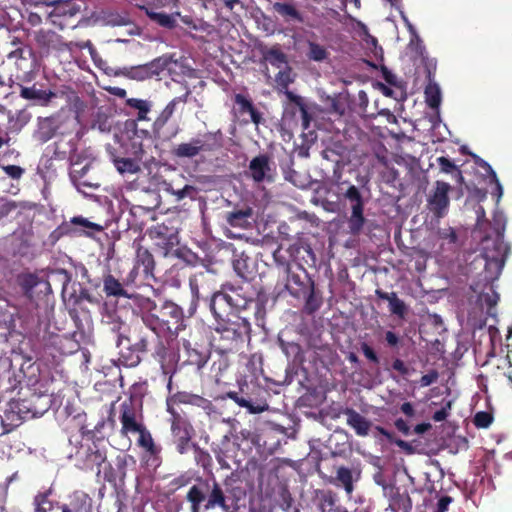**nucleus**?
<instances>
[{"mask_svg":"<svg viewBox=\"0 0 512 512\" xmlns=\"http://www.w3.org/2000/svg\"><path fill=\"white\" fill-rule=\"evenodd\" d=\"M89 51L94 63L104 70L107 75L124 76L132 80L143 81L151 78L152 76L159 75L163 70H167L170 74H177V70L180 69V72L184 73V67L177 59H174L169 55H163L150 63L143 65L112 68L99 57L94 48L90 47Z\"/></svg>","mask_w":512,"mask_h":512,"instance_id":"f257e3e1","label":"nucleus"},{"mask_svg":"<svg viewBox=\"0 0 512 512\" xmlns=\"http://www.w3.org/2000/svg\"><path fill=\"white\" fill-rule=\"evenodd\" d=\"M509 247L498 235L495 239L485 238L482 242V254L485 259V269L488 280H495L501 274Z\"/></svg>","mask_w":512,"mask_h":512,"instance_id":"f03ea898","label":"nucleus"},{"mask_svg":"<svg viewBox=\"0 0 512 512\" xmlns=\"http://www.w3.org/2000/svg\"><path fill=\"white\" fill-rule=\"evenodd\" d=\"M450 185L443 181H437L434 190L428 197V208L438 218H442L447 214L449 207L448 192Z\"/></svg>","mask_w":512,"mask_h":512,"instance_id":"7ed1b4c3","label":"nucleus"},{"mask_svg":"<svg viewBox=\"0 0 512 512\" xmlns=\"http://www.w3.org/2000/svg\"><path fill=\"white\" fill-rule=\"evenodd\" d=\"M249 172L255 182H271L273 180L274 169L266 155L253 158L249 164Z\"/></svg>","mask_w":512,"mask_h":512,"instance_id":"20e7f679","label":"nucleus"},{"mask_svg":"<svg viewBox=\"0 0 512 512\" xmlns=\"http://www.w3.org/2000/svg\"><path fill=\"white\" fill-rule=\"evenodd\" d=\"M120 421L122 424L121 433L124 436H128L130 433H139L144 428V426L137 420L136 413L132 408L131 402L122 403Z\"/></svg>","mask_w":512,"mask_h":512,"instance_id":"39448f33","label":"nucleus"},{"mask_svg":"<svg viewBox=\"0 0 512 512\" xmlns=\"http://www.w3.org/2000/svg\"><path fill=\"white\" fill-rule=\"evenodd\" d=\"M361 477V470L358 467H344L340 466L336 471V482L344 488L348 496H351L354 491L353 483L358 482Z\"/></svg>","mask_w":512,"mask_h":512,"instance_id":"423d86ee","label":"nucleus"},{"mask_svg":"<svg viewBox=\"0 0 512 512\" xmlns=\"http://www.w3.org/2000/svg\"><path fill=\"white\" fill-rule=\"evenodd\" d=\"M171 415V431L175 437L179 439L181 442L178 445V449L180 453L184 452V444L188 442L190 439L189 435V427L186 420L178 413V411H174V413H170Z\"/></svg>","mask_w":512,"mask_h":512,"instance_id":"0eeeda50","label":"nucleus"},{"mask_svg":"<svg viewBox=\"0 0 512 512\" xmlns=\"http://www.w3.org/2000/svg\"><path fill=\"white\" fill-rule=\"evenodd\" d=\"M347 417V424L354 429L358 436L365 437L369 434L371 422L353 409L344 411Z\"/></svg>","mask_w":512,"mask_h":512,"instance_id":"6e6552de","label":"nucleus"},{"mask_svg":"<svg viewBox=\"0 0 512 512\" xmlns=\"http://www.w3.org/2000/svg\"><path fill=\"white\" fill-rule=\"evenodd\" d=\"M233 268L241 278L249 279L254 273V261L244 252L235 253Z\"/></svg>","mask_w":512,"mask_h":512,"instance_id":"1a4fd4ad","label":"nucleus"},{"mask_svg":"<svg viewBox=\"0 0 512 512\" xmlns=\"http://www.w3.org/2000/svg\"><path fill=\"white\" fill-rule=\"evenodd\" d=\"M20 95L27 100H33L40 105H47L56 94L52 91L38 89L35 86L21 87Z\"/></svg>","mask_w":512,"mask_h":512,"instance_id":"9d476101","label":"nucleus"},{"mask_svg":"<svg viewBox=\"0 0 512 512\" xmlns=\"http://www.w3.org/2000/svg\"><path fill=\"white\" fill-rule=\"evenodd\" d=\"M204 142L201 139H192L190 142L177 145L173 154L179 158H192L197 156L204 149Z\"/></svg>","mask_w":512,"mask_h":512,"instance_id":"9b49d317","label":"nucleus"},{"mask_svg":"<svg viewBox=\"0 0 512 512\" xmlns=\"http://www.w3.org/2000/svg\"><path fill=\"white\" fill-rule=\"evenodd\" d=\"M253 215V210L250 207L244 209L235 210L227 213V223L236 228L246 229L250 226V219Z\"/></svg>","mask_w":512,"mask_h":512,"instance_id":"f8f14e48","label":"nucleus"},{"mask_svg":"<svg viewBox=\"0 0 512 512\" xmlns=\"http://www.w3.org/2000/svg\"><path fill=\"white\" fill-rule=\"evenodd\" d=\"M358 26L360 28V36L362 37V40L364 41L366 48L372 52L376 59L382 60L383 50L378 45L377 39L369 34L368 28L365 24L359 22Z\"/></svg>","mask_w":512,"mask_h":512,"instance_id":"ddd939ff","label":"nucleus"},{"mask_svg":"<svg viewBox=\"0 0 512 512\" xmlns=\"http://www.w3.org/2000/svg\"><path fill=\"white\" fill-rule=\"evenodd\" d=\"M35 512H77L74 509H71L67 505H61L59 503H54L47 499L46 497H41L36 499V508Z\"/></svg>","mask_w":512,"mask_h":512,"instance_id":"4468645a","label":"nucleus"},{"mask_svg":"<svg viewBox=\"0 0 512 512\" xmlns=\"http://www.w3.org/2000/svg\"><path fill=\"white\" fill-rule=\"evenodd\" d=\"M425 98L427 104L431 108L438 110L441 104L442 97L441 89L437 83L432 81L429 82V84L425 88Z\"/></svg>","mask_w":512,"mask_h":512,"instance_id":"2eb2a0df","label":"nucleus"},{"mask_svg":"<svg viewBox=\"0 0 512 512\" xmlns=\"http://www.w3.org/2000/svg\"><path fill=\"white\" fill-rule=\"evenodd\" d=\"M230 307L229 296L223 293H217L213 296L210 308L213 314L217 318H222L223 312H225L226 308Z\"/></svg>","mask_w":512,"mask_h":512,"instance_id":"dca6fc26","label":"nucleus"},{"mask_svg":"<svg viewBox=\"0 0 512 512\" xmlns=\"http://www.w3.org/2000/svg\"><path fill=\"white\" fill-rule=\"evenodd\" d=\"M146 13L153 21L166 28H173L176 25V18L180 16L179 13L169 15L149 9L146 10Z\"/></svg>","mask_w":512,"mask_h":512,"instance_id":"f3484780","label":"nucleus"},{"mask_svg":"<svg viewBox=\"0 0 512 512\" xmlns=\"http://www.w3.org/2000/svg\"><path fill=\"white\" fill-rule=\"evenodd\" d=\"M265 60L270 63L272 66H275L278 69H282L283 67L288 65L286 55L278 48L269 49L265 55Z\"/></svg>","mask_w":512,"mask_h":512,"instance_id":"a211bd4d","label":"nucleus"},{"mask_svg":"<svg viewBox=\"0 0 512 512\" xmlns=\"http://www.w3.org/2000/svg\"><path fill=\"white\" fill-rule=\"evenodd\" d=\"M273 9L275 12L287 19L302 21L300 13L297 11L294 5L290 3L276 2L273 4Z\"/></svg>","mask_w":512,"mask_h":512,"instance_id":"6ab92c4d","label":"nucleus"},{"mask_svg":"<svg viewBox=\"0 0 512 512\" xmlns=\"http://www.w3.org/2000/svg\"><path fill=\"white\" fill-rule=\"evenodd\" d=\"M114 164L117 171L121 174H136L140 171L139 164L129 158L115 159Z\"/></svg>","mask_w":512,"mask_h":512,"instance_id":"aec40b11","label":"nucleus"},{"mask_svg":"<svg viewBox=\"0 0 512 512\" xmlns=\"http://www.w3.org/2000/svg\"><path fill=\"white\" fill-rule=\"evenodd\" d=\"M136 265L143 267V272L148 274L154 267L152 254L144 248H139L136 255Z\"/></svg>","mask_w":512,"mask_h":512,"instance_id":"412c9836","label":"nucleus"},{"mask_svg":"<svg viewBox=\"0 0 512 512\" xmlns=\"http://www.w3.org/2000/svg\"><path fill=\"white\" fill-rule=\"evenodd\" d=\"M127 105L138 110L137 119L140 121L147 120V114L151 109V103L147 100L129 98L126 101Z\"/></svg>","mask_w":512,"mask_h":512,"instance_id":"4be33fe9","label":"nucleus"},{"mask_svg":"<svg viewBox=\"0 0 512 512\" xmlns=\"http://www.w3.org/2000/svg\"><path fill=\"white\" fill-rule=\"evenodd\" d=\"M364 222L363 209L359 210V208L356 207L352 210L351 216L348 220L350 232L354 235L358 234L362 230Z\"/></svg>","mask_w":512,"mask_h":512,"instance_id":"5701e85b","label":"nucleus"},{"mask_svg":"<svg viewBox=\"0 0 512 512\" xmlns=\"http://www.w3.org/2000/svg\"><path fill=\"white\" fill-rule=\"evenodd\" d=\"M104 291L106 292L107 295H124V289L121 283L111 275L106 276L104 279Z\"/></svg>","mask_w":512,"mask_h":512,"instance_id":"b1692460","label":"nucleus"},{"mask_svg":"<svg viewBox=\"0 0 512 512\" xmlns=\"http://www.w3.org/2000/svg\"><path fill=\"white\" fill-rule=\"evenodd\" d=\"M194 397L193 394L188 393H177L167 399V411L169 413H174V411H177L175 409L176 404H191L192 398Z\"/></svg>","mask_w":512,"mask_h":512,"instance_id":"393cba45","label":"nucleus"},{"mask_svg":"<svg viewBox=\"0 0 512 512\" xmlns=\"http://www.w3.org/2000/svg\"><path fill=\"white\" fill-rule=\"evenodd\" d=\"M71 223L82 228V231L87 235H91L92 232H100L103 227L99 224L93 223L88 219L78 216L71 219Z\"/></svg>","mask_w":512,"mask_h":512,"instance_id":"a878e982","label":"nucleus"},{"mask_svg":"<svg viewBox=\"0 0 512 512\" xmlns=\"http://www.w3.org/2000/svg\"><path fill=\"white\" fill-rule=\"evenodd\" d=\"M187 498L192 503V512H199V505L205 499V492L201 487L193 486L190 488Z\"/></svg>","mask_w":512,"mask_h":512,"instance_id":"bb28decb","label":"nucleus"},{"mask_svg":"<svg viewBox=\"0 0 512 512\" xmlns=\"http://www.w3.org/2000/svg\"><path fill=\"white\" fill-rule=\"evenodd\" d=\"M308 47H309V51H308L307 55H308L309 59L316 61V62H320V61L327 59L328 52H327L326 48H324L323 46H321L317 43H314V42H309Z\"/></svg>","mask_w":512,"mask_h":512,"instance_id":"cd10ccee","label":"nucleus"},{"mask_svg":"<svg viewBox=\"0 0 512 512\" xmlns=\"http://www.w3.org/2000/svg\"><path fill=\"white\" fill-rule=\"evenodd\" d=\"M177 102L178 99H173L167 104V106L162 110L158 118L155 120V126L161 128L167 123V121L170 119V117L173 115L175 111Z\"/></svg>","mask_w":512,"mask_h":512,"instance_id":"c85d7f7f","label":"nucleus"},{"mask_svg":"<svg viewBox=\"0 0 512 512\" xmlns=\"http://www.w3.org/2000/svg\"><path fill=\"white\" fill-rule=\"evenodd\" d=\"M344 196L351 202L352 210L355 209L356 207H358L359 210L363 209L362 196L360 194L359 189L356 186L350 185L346 192L344 193Z\"/></svg>","mask_w":512,"mask_h":512,"instance_id":"c756f323","label":"nucleus"},{"mask_svg":"<svg viewBox=\"0 0 512 512\" xmlns=\"http://www.w3.org/2000/svg\"><path fill=\"white\" fill-rule=\"evenodd\" d=\"M235 102L240 106V108L243 112H248L250 114L251 120L254 123L257 124L259 122V116L256 113V111L254 110V108L249 100H247L241 94H237L235 96Z\"/></svg>","mask_w":512,"mask_h":512,"instance_id":"7c9ffc66","label":"nucleus"},{"mask_svg":"<svg viewBox=\"0 0 512 512\" xmlns=\"http://www.w3.org/2000/svg\"><path fill=\"white\" fill-rule=\"evenodd\" d=\"M275 81L282 88H287L288 85L294 81L292 69L288 65L283 67L282 69H279Z\"/></svg>","mask_w":512,"mask_h":512,"instance_id":"2f4dec72","label":"nucleus"},{"mask_svg":"<svg viewBox=\"0 0 512 512\" xmlns=\"http://www.w3.org/2000/svg\"><path fill=\"white\" fill-rule=\"evenodd\" d=\"M499 295L495 291H491V293H483L479 296V302L481 305H486L488 307L487 313L490 316H495V313L492 311L493 307L498 303Z\"/></svg>","mask_w":512,"mask_h":512,"instance_id":"473e14b6","label":"nucleus"},{"mask_svg":"<svg viewBox=\"0 0 512 512\" xmlns=\"http://www.w3.org/2000/svg\"><path fill=\"white\" fill-rule=\"evenodd\" d=\"M138 444L142 448H144L146 451L150 452L151 454L155 453L156 448L152 439L151 434L145 429V427L138 433Z\"/></svg>","mask_w":512,"mask_h":512,"instance_id":"72a5a7b5","label":"nucleus"},{"mask_svg":"<svg viewBox=\"0 0 512 512\" xmlns=\"http://www.w3.org/2000/svg\"><path fill=\"white\" fill-rule=\"evenodd\" d=\"M217 505L224 506V496L221 489L215 485L205 505V508L212 509Z\"/></svg>","mask_w":512,"mask_h":512,"instance_id":"f704fd0d","label":"nucleus"},{"mask_svg":"<svg viewBox=\"0 0 512 512\" xmlns=\"http://www.w3.org/2000/svg\"><path fill=\"white\" fill-rule=\"evenodd\" d=\"M382 298H385L389 300L391 311L394 314H397L399 316H403L405 313V305L402 300L398 299L395 294H392L391 296L388 295H382Z\"/></svg>","mask_w":512,"mask_h":512,"instance_id":"c9c22d12","label":"nucleus"},{"mask_svg":"<svg viewBox=\"0 0 512 512\" xmlns=\"http://www.w3.org/2000/svg\"><path fill=\"white\" fill-rule=\"evenodd\" d=\"M239 406L247 408L251 414L262 413L268 409L267 405H253L250 401L239 397L235 401Z\"/></svg>","mask_w":512,"mask_h":512,"instance_id":"e433bc0d","label":"nucleus"},{"mask_svg":"<svg viewBox=\"0 0 512 512\" xmlns=\"http://www.w3.org/2000/svg\"><path fill=\"white\" fill-rule=\"evenodd\" d=\"M335 496L331 492L321 493L320 508L322 512H329L335 505Z\"/></svg>","mask_w":512,"mask_h":512,"instance_id":"4c0bfd02","label":"nucleus"},{"mask_svg":"<svg viewBox=\"0 0 512 512\" xmlns=\"http://www.w3.org/2000/svg\"><path fill=\"white\" fill-rule=\"evenodd\" d=\"M483 166L487 169V171L489 172L490 176H491V182L495 184V188H496V195H497V202L500 201L502 195H503V187L495 173V171L492 169V167L484 162L483 163Z\"/></svg>","mask_w":512,"mask_h":512,"instance_id":"58836bf2","label":"nucleus"},{"mask_svg":"<svg viewBox=\"0 0 512 512\" xmlns=\"http://www.w3.org/2000/svg\"><path fill=\"white\" fill-rule=\"evenodd\" d=\"M104 455L99 451H92L87 459L85 467L88 469H93L94 466H99L104 461Z\"/></svg>","mask_w":512,"mask_h":512,"instance_id":"ea45409f","label":"nucleus"},{"mask_svg":"<svg viewBox=\"0 0 512 512\" xmlns=\"http://www.w3.org/2000/svg\"><path fill=\"white\" fill-rule=\"evenodd\" d=\"M491 422H492V417L490 416V414H488L486 412H478L475 415L474 423L477 427L486 428L491 424Z\"/></svg>","mask_w":512,"mask_h":512,"instance_id":"a19ab883","label":"nucleus"},{"mask_svg":"<svg viewBox=\"0 0 512 512\" xmlns=\"http://www.w3.org/2000/svg\"><path fill=\"white\" fill-rule=\"evenodd\" d=\"M2 169L12 179H20L24 174V169L17 165L2 166Z\"/></svg>","mask_w":512,"mask_h":512,"instance_id":"79ce46f5","label":"nucleus"},{"mask_svg":"<svg viewBox=\"0 0 512 512\" xmlns=\"http://www.w3.org/2000/svg\"><path fill=\"white\" fill-rule=\"evenodd\" d=\"M163 314H169L172 318L176 320V322H178L182 318L181 309L173 303L165 305Z\"/></svg>","mask_w":512,"mask_h":512,"instance_id":"37998d69","label":"nucleus"},{"mask_svg":"<svg viewBox=\"0 0 512 512\" xmlns=\"http://www.w3.org/2000/svg\"><path fill=\"white\" fill-rule=\"evenodd\" d=\"M437 162H438L441 172H443V173H451L454 170H456L455 164L446 157L437 158Z\"/></svg>","mask_w":512,"mask_h":512,"instance_id":"c03bdc74","label":"nucleus"},{"mask_svg":"<svg viewBox=\"0 0 512 512\" xmlns=\"http://www.w3.org/2000/svg\"><path fill=\"white\" fill-rule=\"evenodd\" d=\"M191 405L198 406L206 411L211 410V402L205 398L198 396V395H194V397L192 398Z\"/></svg>","mask_w":512,"mask_h":512,"instance_id":"a18cd8bd","label":"nucleus"},{"mask_svg":"<svg viewBox=\"0 0 512 512\" xmlns=\"http://www.w3.org/2000/svg\"><path fill=\"white\" fill-rule=\"evenodd\" d=\"M398 9L400 11L401 18H402L403 22L405 23V25L411 35V41H413L414 39L418 40L419 37H418L415 27L411 24V22L408 20L405 13L400 9V7Z\"/></svg>","mask_w":512,"mask_h":512,"instance_id":"49530a36","label":"nucleus"},{"mask_svg":"<svg viewBox=\"0 0 512 512\" xmlns=\"http://www.w3.org/2000/svg\"><path fill=\"white\" fill-rule=\"evenodd\" d=\"M450 408H451V404H450V402H448L445 407L436 411L433 415L434 421L441 422V421L445 420L448 416V412H449Z\"/></svg>","mask_w":512,"mask_h":512,"instance_id":"de8ad7c7","label":"nucleus"},{"mask_svg":"<svg viewBox=\"0 0 512 512\" xmlns=\"http://www.w3.org/2000/svg\"><path fill=\"white\" fill-rule=\"evenodd\" d=\"M438 378V373L436 371H432L428 374H425L421 377L420 383L421 386L427 387L434 383Z\"/></svg>","mask_w":512,"mask_h":512,"instance_id":"09e8293b","label":"nucleus"},{"mask_svg":"<svg viewBox=\"0 0 512 512\" xmlns=\"http://www.w3.org/2000/svg\"><path fill=\"white\" fill-rule=\"evenodd\" d=\"M88 169H89V164L84 165L80 169H77V165L74 164L72 171H71V176L75 180H80L86 174Z\"/></svg>","mask_w":512,"mask_h":512,"instance_id":"8fccbe9b","label":"nucleus"},{"mask_svg":"<svg viewBox=\"0 0 512 512\" xmlns=\"http://www.w3.org/2000/svg\"><path fill=\"white\" fill-rule=\"evenodd\" d=\"M361 350L366 358H368L369 360H371L373 362H378V357H377L376 353L373 351V349L369 345H367L366 343H363L361 346Z\"/></svg>","mask_w":512,"mask_h":512,"instance_id":"3c124183","label":"nucleus"},{"mask_svg":"<svg viewBox=\"0 0 512 512\" xmlns=\"http://www.w3.org/2000/svg\"><path fill=\"white\" fill-rule=\"evenodd\" d=\"M441 237H442V238L449 239V241H450L451 243H455V242H456V239H457L456 233H455L454 229H452V228L444 229V230L441 232Z\"/></svg>","mask_w":512,"mask_h":512,"instance_id":"603ef678","label":"nucleus"},{"mask_svg":"<svg viewBox=\"0 0 512 512\" xmlns=\"http://www.w3.org/2000/svg\"><path fill=\"white\" fill-rule=\"evenodd\" d=\"M393 369L397 370L403 375L408 374V368L406 367L405 363L400 359H396L393 362Z\"/></svg>","mask_w":512,"mask_h":512,"instance_id":"864d4df0","label":"nucleus"},{"mask_svg":"<svg viewBox=\"0 0 512 512\" xmlns=\"http://www.w3.org/2000/svg\"><path fill=\"white\" fill-rule=\"evenodd\" d=\"M451 503V498L448 496L441 497L438 501V512H445Z\"/></svg>","mask_w":512,"mask_h":512,"instance_id":"5fc2aeb1","label":"nucleus"},{"mask_svg":"<svg viewBox=\"0 0 512 512\" xmlns=\"http://www.w3.org/2000/svg\"><path fill=\"white\" fill-rule=\"evenodd\" d=\"M385 338H386L387 343H388L390 346H395V345H397V344H398V342H399V338H398V336H397L395 333H393L392 331H388V332H386V336H385Z\"/></svg>","mask_w":512,"mask_h":512,"instance_id":"6e6d98bb","label":"nucleus"},{"mask_svg":"<svg viewBox=\"0 0 512 512\" xmlns=\"http://www.w3.org/2000/svg\"><path fill=\"white\" fill-rule=\"evenodd\" d=\"M401 411L409 417H412L414 415V408L412 404L409 402H405L401 405Z\"/></svg>","mask_w":512,"mask_h":512,"instance_id":"4d7b16f0","label":"nucleus"},{"mask_svg":"<svg viewBox=\"0 0 512 512\" xmlns=\"http://www.w3.org/2000/svg\"><path fill=\"white\" fill-rule=\"evenodd\" d=\"M108 318L112 319V322H110V330L113 332H119L121 329L122 323L118 319H114L112 315H109Z\"/></svg>","mask_w":512,"mask_h":512,"instance_id":"13d9d810","label":"nucleus"},{"mask_svg":"<svg viewBox=\"0 0 512 512\" xmlns=\"http://www.w3.org/2000/svg\"><path fill=\"white\" fill-rule=\"evenodd\" d=\"M166 240L167 241L164 244L167 247H173L174 245L178 244V237L174 233H171Z\"/></svg>","mask_w":512,"mask_h":512,"instance_id":"bf43d9fd","label":"nucleus"},{"mask_svg":"<svg viewBox=\"0 0 512 512\" xmlns=\"http://www.w3.org/2000/svg\"><path fill=\"white\" fill-rule=\"evenodd\" d=\"M110 93L113 95L124 98L126 96V90L120 87H112L109 89Z\"/></svg>","mask_w":512,"mask_h":512,"instance_id":"052dcab7","label":"nucleus"},{"mask_svg":"<svg viewBox=\"0 0 512 512\" xmlns=\"http://www.w3.org/2000/svg\"><path fill=\"white\" fill-rule=\"evenodd\" d=\"M21 361H22V357H20V355L16 354V355H14L13 359L11 360V366H14L19 363L20 370H23V363Z\"/></svg>","mask_w":512,"mask_h":512,"instance_id":"680f3d73","label":"nucleus"},{"mask_svg":"<svg viewBox=\"0 0 512 512\" xmlns=\"http://www.w3.org/2000/svg\"><path fill=\"white\" fill-rule=\"evenodd\" d=\"M173 0H154L157 7L168 6Z\"/></svg>","mask_w":512,"mask_h":512,"instance_id":"e2e57ef3","label":"nucleus"},{"mask_svg":"<svg viewBox=\"0 0 512 512\" xmlns=\"http://www.w3.org/2000/svg\"><path fill=\"white\" fill-rule=\"evenodd\" d=\"M300 110H301V114H302V118H303V121H304V125H305V128L308 126V113L305 109V107L301 106L300 107Z\"/></svg>","mask_w":512,"mask_h":512,"instance_id":"0e129e2a","label":"nucleus"},{"mask_svg":"<svg viewBox=\"0 0 512 512\" xmlns=\"http://www.w3.org/2000/svg\"><path fill=\"white\" fill-rule=\"evenodd\" d=\"M224 4L229 8L233 9V7L238 3V0H222Z\"/></svg>","mask_w":512,"mask_h":512,"instance_id":"69168bd1","label":"nucleus"},{"mask_svg":"<svg viewBox=\"0 0 512 512\" xmlns=\"http://www.w3.org/2000/svg\"><path fill=\"white\" fill-rule=\"evenodd\" d=\"M182 191L184 192V196L190 195L191 192L194 191V188L192 186L186 185L184 188H182Z\"/></svg>","mask_w":512,"mask_h":512,"instance_id":"338daca9","label":"nucleus"},{"mask_svg":"<svg viewBox=\"0 0 512 512\" xmlns=\"http://www.w3.org/2000/svg\"><path fill=\"white\" fill-rule=\"evenodd\" d=\"M173 194L177 197L178 200L185 198L184 192L182 191V189L174 191Z\"/></svg>","mask_w":512,"mask_h":512,"instance_id":"774afa93","label":"nucleus"}]
</instances>
